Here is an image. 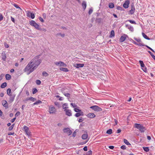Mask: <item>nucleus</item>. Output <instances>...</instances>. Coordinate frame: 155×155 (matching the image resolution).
Returning <instances> with one entry per match:
<instances>
[{
	"mask_svg": "<svg viewBox=\"0 0 155 155\" xmlns=\"http://www.w3.org/2000/svg\"><path fill=\"white\" fill-rule=\"evenodd\" d=\"M55 108L52 106H51L49 108V112L50 114H53L56 111Z\"/></svg>",
	"mask_w": 155,
	"mask_h": 155,
	"instance_id": "obj_9",
	"label": "nucleus"
},
{
	"mask_svg": "<svg viewBox=\"0 0 155 155\" xmlns=\"http://www.w3.org/2000/svg\"><path fill=\"white\" fill-rule=\"evenodd\" d=\"M74 111L77 113L80 112H81V110L78 109L77 108H74Z\"/></svg>",
	"mask_w": 155,
	"mask_h": 155,
	"instance_id": "obj_38",
	"label": "nucleus"
},
{
	"mask_svg": "<svg viewBox=\"0 0 155 155\" xmlns=\"http://www.w3.org/2000/svg\"><path fill=\"white\" fill-rule=\"evenodd\" d=\"M2 104L3 106L4 107H5L6 108H8V104L7 103V102L6 100H3L2 102Z\"/></svg>",
	"mask_w": 155,
	"mask_h": 155,
	"instance_id": "obj_15",
	"label": "nucleus"
},
{
	"mask_svg": "<svg viewBox=\"0 0 155 155\" xmlns=\"http://www.w3.org/2000/svg\"><path fill=\"white\" fill-rule=\"evenodd\" d=\"M88 135L86 131H84V134H83L81 137L82 138L83 140H85L87 138Z\"/></svg>",
	"mask_w": 155,
	"mask_h": 155,
	"instance_id": "obj_14",
	"label": "nucleus"
},
{
	"mask_svg": "<svg viewBox=\"0 0 155 155\" xmlns=\"http://www.w3.org/2000/svg\"><path fill=\"white\" fill-rule=\"evenodd\" d=\"M57 35H60L61 37H62L63 38L65 36V34H61V33H58L57 34Z\"/></svg>",
	"mask_w": 155,
	"mask_h": 155,
	"instance_id": "obj_42",
	"label": "nucleus"
},
{
	"mask_svg": "<svg viewBox=\"0 0 155 155\" xmlns=\"http://www.w3.org/2000/svg\"><path fill=\"white\" fill-rule=\"evenodd\" d=\"M83 150L85 151H87V146L84 147L83 148Z\"/></svg>",
	"mask_w": 155,
	"mask_h": 155,
	"instance_id": "obj_63",
	"label": "nucleus"
},
{
	"mask_svg": "<svg viewBox=\"0 0 155 155\" xmlns=\"http://www.w3.org/2000/svg\"><path fill=\"white\" fill-rule=\"evenodd\" d=\"M6 79L7 80H9L11 79V76L8 74H7L5 75Z\"/></svg>",
	"mask_w": 155,
	"mask_h": 155,
	"instance_id": "obj_26",
	"label": "nucleus"
},
{
	"mask_svg": "<svg viewBox=\"0 0 155 155\" xmlns=\"http://www.w3.org/2000/svg\"><path fill=\"white\" fill-rule=\"evenodd\" d=\"M84 64H76L74 65V66L77 68L83 67L84 66Z\"/></svg>",
	"mask_w": 155,
	"mask_h": 155,
	"instance_id": "obj_18",
	"label": "nucleus"
},
{
	"mask_svg": "<svg viewBox=\"0 0 155 155\" xmlns=\"http://www.w3.org/2000/svg\"><path fill=\"white\" fill-rule=\"evenodd\" d=\"M33 26L35 28L38 30H41V28H40L39 25L36 23Z\"/></svg>",
	"mask_w": 155,
	"mask_h": 155,
	"instance_id": "obj_22",
	"label": "nucleus"
},
{
	"mask_svg": "<svg viewBox=\"0 0 155 155\" xmlns=\"http://www.w3.org/2000/svg\"><path fill=\"white\" fill-rule=\"evenodd\" d=\"M129 3V0H127L123 4V7L125 8H127L128 7Z\"/></svg>",
	"mask_w": 155,
	"mask_h": 155,
	"instance_id": "obj_13",
	"label": "nucleus"
},
{
	"mask_svg": "<svg viewBox=\"0 0 155 155\" xmlns=\"http://www.w3.org/2000/svg\"><path fill=\"white\" fill-rule=\"evenodd\" d=\"M70 104L73 108H74L77 107V106L75 104L71 103Z\"/></svg>",
	"mask_w": 155,
	"mask_h": 155,
	"instance_id": "obj_41",
	"label": "nucleus"
},
{
	"mask_svg": "<svg viewBox=\"0 0 155 155\" xmlns=\"http://www.w3.org/2000/svg\"><path fill=\"white\" fill-rule=\"evenodd\" d=\"M134 127L135 128L139 130L141 133L144 132L146 130L145 127H143L142 124H135Z\"/></svg>",
	"mask_w": 155,
	"mask_h": 155,
	"instance_id": "obj_2",
	"label": "nucleus"
},
{
	"mask_svg": "<svg viewBox=\"0 0 155 155\" xmlns=\"http://www.w3.org/2000/svg\"><path fill=\"white\" fill-rule=\"evenodd\" d=\"M128 28L131 31H134V28L132 26H130Z\"/></svg>",
	"mask_w": 155,
	"mask_h": 155,
	"instance_id": "obj_49",
	"label": "nucleus"
},
{
	"mask_svg": "<svg viewBox=\"0 0 155 155\" xmlns=\"http://www.w3.org/2000/svg\"><path fill=\"white\" fill-rule=\"evenodd\" d=\"M63 130L64 133H67L68 136L71 135L72 133L71 130L68 127L64 128Z\"/></svg>",
	"mask_w": 155,
	"mask_h": 155,
	"instance_id": "obj_7",
	"label": "nucleus"
},
{
	"mask_svg": "<svg viewBox=\"0 0 155 155\" xmlns=\"http://www.w3.org/2000/svg\"><path fill=\"white\" fill-rule=\"evenodd\" d=\"M68 104L66 103H65L64 104L62 105V107L63 109H66V108H68Z\"/></svg>",
	"mask_w": 155,
	"mask_h": 155,
	"instance_id": "obj_36",
	"label": "nucleus"
},
{
	"mask_svg": "<svg viewBox=\"0 0 155 155\" xmlns=\"http://www.w3.org/2000/svg\"><path fill=\"white\" fill-rule=\"evenodd\" d=\"M134 39L137 42H138L139 43H137V42H136V41H134V40H133V39H131V41H132V42L134 43V44H135V45H137L136 44H135V43H136L137 44H141V43H143L142 42V41H141V39H140V38H135V37H134Z\"/></svg>",
	"mask_w": 155,
	"mask_h": 155,
	"instance_id": "obj_5",
	"label": "nucleus"
},
{
	"mask_svg": "<svg viewBox=\"0 0 155 155\" xmlns=\"http://www.w3.org/2000/svg\"><path fill=\"white\" fill-rule=\"evenodd\" d=\"M2 59L4 61H5L6 58V56L5 52H3L2 53Z\"/></svg>",
	"mask_w": 155,
	"mask_h": 155,
	"instance_id": "obj_20",
	"label": "nucleus"
},
{
	"mask_svg": "<svg viewBox=\"0 0 155 155\" xmlns=\"http://www.w3.org/2000/svg\"><path fill=\"white\" fill-rule=\"evenodd\" d=\"M3 18V15L1 14H0V21H1Z\"/></svg>",
	"mask_w": 155,
	"mask_h": 155,
	"instance_id": "obj_53",
	"label": "nucleus"
},
{
	"mask_svg": "<svg viewBox=\"0 0 155 155\" xmlns=\"http://www.w3.org/2000/svg\"><path fill=\"white\" fill-rule=\"evenodd\" d=\"M109 7L110 8H112L114 7V5L113 3H110L109 4Z\"/></svg>",
	"mask_w": 155,
	"mask_h": 155,
	"instance_id": "obj_32",
	"label": "nucleus"
},
{
	"mask_svg": "<svg viewBox=\"0 0 155 155\" xmlns=\"http://www.w3.org/2000/svg\"><path fill=\"white\" fill-rule=\"evenodd\" d=\"M64 111L65 112L66 115H67L69 116H71L72 115V113L71 110L65 109H64Z\"/></svg>",
	"mask_w": 155,
	"mask_h": 155,
	"instance_id": "obj_12",
	"label": "nucleus"
},
{
	"mask_svg": "<svg viewBox=\"0 0 155 155\" xmlns=\"http://www.w3.org/2000/svg\"><path fill=\"white\" fill-rule=\"evenodd\" d=\"M148 52L149 53L152 57L154 55L150 51H148Z\"/></svg>",
	"mask_w": 155,
	"mask_h": 155,
	"instance_id": "obj_64",
	"label": "nucleus"
},
{
	"mask_svg": "<svg viewBox=\"0 0 155 155\" xmlns=\"http://www.w3.org/2000/svg\"><path fill=\"white\" fill-rule=\"evenodd\" d=\"M36 22L33 20H31L30 21L29 24L32 26H33L35 24Z\"/></svg>",
	"mask_w": 155,
	"mask_h": 155,
	"instance_id": "obj_33",
	"label": "nucleus"
},
{
	"mask_svg": "<svg viewBox=\"0 0 155 155\" xmlns=\"http://www.w3.org/2000/svg\"><path fill=\"white\" fill-rule=\"evenodd\" d=\"M117 10H121V9H122V7H121L120 6H117Z\"/></svg>",
	"mask_w": 155,
	"mask_h": 155,
	"instance_id": "obj_58",
	"label": "nucleus"
},
{
	"mask_svg": "<svg viewBox=\"0 0 155 155\" xmlns=\"http://www.w3.org/2000/svg\"><path fill=\"white\" fill-rule=\"evenodd\" d=\"M27 16L28 17H30L32 19H34L35 17V14L31 12L30 11H26Z\"/></svg>",
	"mask_w": 155,
	"mask_h": 155,
	"instance_id": "obj_4",
	"label": "nucleus"
},
{
	"mask_svg": "<svg viewBox=\"0 0 155 155\" xmlns=\"http://www.w3.org/2000/svg\"><path fill=\"white\" fill-rule=\"evenodd\" d=\"M42 103V102L40 100H38V101L35 102L34 104H33L32 105L33 106L35 105H38L39 104H41Z\"/></svg>",
	"mask_w": 155,
	"mask_h": 155,
	"instance_id": "obj_24",
	"label": "nucleus"
},
{
	"mask_svg": "<svg viewBox=\"0 0 155 155\" xmlns=\"http://www.w3.org/2000/svg\"><path fill=\"white\" fill-rule=\"evenodd\" d=\"M142 68V70L144 72H147V68H146L145 66L144 68Z\"/></svg>",
	"mask_w": 155,
	"mask_h": 155,
	"instance_id": "obj_54",
	"label": "nucleus"
},
{
	"mask_svg": "<svg viewBox=\"0 0 155 155\" xmlns=\"http://www.w3.org/2000/svg\"><path fill=\"white\" fill-rule=\"evenodd\" d=\"M11 90L10 88H8L7 91V93L9 96H11L12 95L11 94Z\"/></svg>",
	"mask_w": 155,
	"mask_h": 155,
	"instance_id": "obj_30",
	"label": "nucleus"
},
{
	"mask_svg": "<svg viewBox=\"0 0 155 155\" xmlns=\"http://www.w3.org/2000/svg\"><path fill=\"white\" fill-rule=\"evenodd\" d=\"M124 142L127 145H130L131 144L129 141L126 139H124Z\"/></svg>",
	"mask_w": 155,
	"mask_h": 155,
	"instance_id": "obj_31",
	"label": "nucleus"
},
{
	"mask_svg": "<svg viewBox=\"0 0 155 155\" xmlns=\"http://www.w3.org/2000/svg\"><path fill=\"white\" fill-rule=\"evenodd\" d=\"M115 34L114 31V30H112L110 32V38L113 37L114 36Z\"/></svg>",
	"mask_w": 155,
	"mask_h": 155,
	"instance_id": "obj_29",
	"label": "nucleus"
},
{
	"mask_svg": "<svg viewBox=\"0 0 155 155\" xmlns=\"http://www.w3.org/2000/svg\"><path fill=\"white\" fill-rule=\"evenodd\" d=\"M143 148L144 150L146 152H147L149 151V149L148 147H143Z\"/></svg>",
	"mask_w": 155,
	"mask_h": 155,
	"instance_id": "obj_35",
	"label": "nucleus"
},
{
	"mask_svg": "<svg viewBox=\"0 0 155 155\" xmlns=\"http://www.w3.org/2000/svg\"><path fill=\"white\" fill-rule=\"evenodd\" d=\"M86 6L87 4L86 2L85 1H83L82 4V6L84 10L85 9Z\"/></svg>",
	"mask_w": 155,
	"mask_h": 155,
	"instance_id": "obj_21",
	"label": "nucleus"
},
{
	"mask_svg": "<svg viewBox=\"0 0 155 155\" xmlns=\"http://www.w3.org/2000/svg\"><path fill=\"white\" fill-rule=\"evenodd\" d=\"M74 116L76 117H78L80 116V114L79 112H78V113H76L75 114Z\"/></svg>",
	"mask_w": 155,
	"mask_h": 155,
	"instance_id": "obj_55",
	"label": "nucleus"
},
{
	"mask_svg": "<svg viewBox=\"0 0 155 155\" xmlns=\"http://www.w3.org/2000/svg\"><path fill=\"white\" fill-rule=\"evenodd\" d=\"M63 94L66 97H70V94L68 93H63Z\"/></svg>",
	"mask_w": 155,
	"mask_h": 155,
	"instance_id": "obj_39",
	"label": "nucleus"
},
{
	"mask_svg": "<svg viewBox=\"0 0 155 155\" xmlns=\"http://www.w3.org/2000/svg\"><path fill=\"white\" fill-rule=\"evenodd\" d=\"M92 153V151L91 150H90L87 152L86 155H91Z\"/></svg>",
	"mask_w": 155,
	"mask_h": 155,
	"instance_id": "obj_40",
	"label": "nucleus"
},
{
	"mask_svg": "<svg viewBox=\"0 0 155 155\" xmlns=\"http://www.w3.org/2000/svg\"><path fill=\"white\" fill-rule=\"evenodd\" d=\"M13 5L16 8L19 9L21 10H22V9L19 7L18 6L17 4H13Z\"/></svg>",
	"mask_w": 155,
	"mask_h": 155,
	"instance_id": "obj_37",
	"label": "nucleus"
},
{
	"mask_svg": "<svg viewBox=\"0 0 155 155\" xmlns=\"http://www.w3.org/2000/svg\"><path fill=\"white\" fill-rule=\"evenodd\" d=\"M112 133V130L111 129H109L107 130V131L106 132V133L109 134H111Z\"/></svg>",
	"mask_w": 155,
	"mask_h": 155,
	"instance_id": "obj_34",
	"label": "nucleus"
},
{
	"mask_svg": "<svg viewBox=\"0 0 155 155\" xmlns=\"http://www.w3.org/2000/svg\"><path fill=\"white\" fill-rule=\"evenodd\" d=\"M20 113L19 111H17L15 114V117H17L19 116L20 115Z\"/></svg>",
	"mask_w": 155,
	"mask_h": 155,
	"instance_id": "obj_51",
	"label": "nucleus"
},
{
	"mask_svg": "<svg viewBox=\"0 0 155 155\" xmlns=\"http://www.w3.org/2000/svg\"><path fill=\"white\" fill-rule=\"evenodd\" d=\"M120 148L124 150H125L126 149V146L125 145H122L120 147Z\"/></svg>",
	"mask_w": 155,
	"mask_h": 155,
	"instance_id": "obj_52",
	"label": "nucleus"
},
{
	"mask_svg": "<svg viewBox=\"0 0 155 155\" xmlns=\"http://www.w3.org/2000/svg\"><path fill=\"white\" fill-rule=\"evenodd\" d=\"M139 63L141 67V68H144L145 67V65L143 63V61L141 60H140L139 61Z\"/></svg>",
	"mask_w": 155,
	"mask_h": 155,
	"instance_id": "obj_28",
	"label": "nucleus"
},
{
	"mask_svg": "<svg viewBox=\"0 0 155 155\" xmlns=\"http://www.w3.org/2000/svg\"><path fill=\"white\" fill-rule=\"evenodd\" d=\"M83 120V118H82V117H80L79 120H78V122H82Z\"/></svg>",
	"mask_w": 155,
	"mask_h": 155,
	"instance_id": "obj_56",
	"label": "nucleus"
},
{
	"mask_svg": "<svg viewBox=\"0 0 155 155\" xmlns=\"http://www.w3.org/2000/svg\"><path fill=\"white\" fill-rule=\"evenodd\" d=\"M9 96H10V97L9 98V102L10 103H12L13 101L14 100L15 95H13Z\"/></svg>",
	"mask_w": 155,
	"mask_h": 155,
	"instance_id": "obj_17",
	"label": "nucleus"
},
{
	"mask_svg": "<svg viewBox=\"0 0 155 155\" xmlns=\"http://www.w3.org/2000/svg\"><path fill=\"white\" fill-rule=\"evenodd\" d=\"M76 134V131H74L73 134L72 136L73 137H75Z\"/></svg>",
	"mask_w": 155,
	"mask_h": 155,
	"instance_id": "obj_61",
	"label": "nucleus"
},
{
	"mask_svg": "<svg viewBox=\"0 0 155 155\" xmlns=\"http://www.w3.org/2000/svg\"><path fill=\"white\" fill-rule=\"evenodd\" d=\"M90 108L96 111H101L102 110V109L101 107L96 105L91 106Z\"/></svg>",
	"mask_w": 155,
	"mask_h": 155,
	"instance_id": "obj_3",
	"label": "nucleus"
},
{
	"mask_svg": "<svg viewBox=\"0 0 155 155\" xmlns=\"http://www.w3.org/2000/svg\"><path fill=\"white\" fill-rule=\"evenodd\" d=\"M16 118V117H15L14 118H13V119H12L11 120V122L12 123H13L15 121V120Z\"/></svg>",
	"mask_w": 155,
	"mask_h": 155,
	"instance_id": "obj_60",
	"label": "nucleus"
},
{
	"mask_svg": "<svg viewBox=\"0 0 155 155\" xmlns=\"http://www.w3.org/2000/svg\"><path fill=\"white\" fill-rule=\"evenodd\" d=\"M128 37V36L124 34L120 38L119 41L120 42H124L126 39V38Z\"/></svg>",
	"mask_w": 155,
	"mask_h": 155,
	"instance_id": "obj_11",
	"label": "nucleus"
},
{
	"mask_svg": "<svg viewBox=\"0 0 155 155\" xmlns=\"http://www.w3.org/2000/svg\"><path fill=\"white\" fill-rule=\"evenodd\" d=\"M39 58L40 55L36 56L26 66L24 70L25 72H28V74L33 72L41 63V60Z\"/></svg>",
	"mask_w": 155,
	"mask_h": 155,
	"instance_id": "obj_1",
	"label": "nucleus"
},
{
	"mask_svg": "<svg viewBox=\"0 0 155 155\" xmlns=\"http://www.w3.org/2000/svg\"><path fill=\"white\" fill-rule=\"evenodd\" d=\"M93 10L92 9V8H90L89 9V12H88V14L89 15L91 14L92 13V12H93Z\"/></svg>",
	"mask_w": 155,
	"mask_h": 155,
	"instance_id": "obj_50",
	"label": "nucleus"
},
{
	"mask_svg": "<svg viewBox=\"0 0 155 155\" xmlns=\"http://www.w3.org/2000/svg\"><path fill=\"white\" fill-rule=\"evenodd\" d=\"M135 44H136L137 45H138L140 46H146V47L147 48L150 49L151 51L152 52H153L155 53V51H154L153 49L152 48L148 46L144 45L143 43H140V44H137L136 43H135Z\"/></svg>",
	"mask_w": 155,
	"mask_h": 155,
	"instance_id": "obj_8",
	"label": "nucleus"
},
{
	"mask_svg": "<svg viewBox=\"0 0 155 155\" xmlns=\"http://www.w3.org/2000/svg\"><path fill=\"white\" fill-rule=\"evenodd\" d=\"M42 75H43V76H48V74L45 71H43L42 72Z\"/></svg>",
	"mask_w": 155,
	"mask_h": 155,
	"instance_id": "obj_45",
	"label": "nucleus"
},
{
	"mask_svg": "<svg viewBox=\"0 0 155 155\" xmlns=\"http://www.w3.org/2000/svg\"><path fill=\"white\" fill-rule=\"evenodd\" d=\"M7 85V84L6 82H4L1 85V87L2 88H5Z\"/></svg>",
	"mask_w": 155,
	"mask_h": 155,
	"instance_id": "obj_27",
	"label": "nucleus"
},
{
	"mask_svg": "<svg viewBox=\"0 0 155 155\" xmlns=\"http://www.w3.org/2000/svg\"><path fill=\"white\" fill-rule=\"evenodd\" d=\"M39 19L42 22H43L44 21L43 19L41 17H39Z\"/></svg>",
	"mask_w": 155,
	"mask_h": 155,
	"instance_id": "obj_59",
	"label": "nucleus"
},
{
	"mask_svg": "<svg viewBox=\"0 0 155 155\" xmlns=\"http://www.w3.org/2000/svg\"><path fill=\"white\" fill-rule=\"evenodd\" d=\"M54 64L57 66L60 67H66L67 65L65 64L63 62L60 61L59 62H54Z\"/></svg>",
	"mask_w": 155,
	"mask_h": 155,
	"instance_id": "obj_6",
	"label": "nucleus"
},
{
	"mask_svg": "<svg viewBox=\"0 0 155 155\" xmlns=\"http://www.w3.org/2000/svg\"><path fill=\"white\" fill-rule=\"evenodd\" d=\"M14 124H13L9 128L8 130H9L10 131L12 130L13 129V128L14 126Z\"/></svg>",
	"mask_w": 155,
	"mask_h": 155,
	"instance_id": "obj_43",
	"label": "nucleus"
},
{
	"mask_svg": "<svg viewBox=\"0 0 155 155\" xmlns=\"http://www.w3.org/2000/svg\"><path fill=\"white\" fill-rule=\"evenodd\" d=\"M23 130L26 132L27 135L28 136H30V133L29 131V128L28 127L26 126H24L23 127Z\"/></svg>",
	"mask_w": 155,
	"mask_h": 155,
	"instance_id": "obj_10",
	"label": "nucleus"
},
{
	"mask_svg": "<svg viewBox=\"0 0 155 155\" xmlns=\"http://www.w3.org/2000/svg\"><path fill=\"white\" fill-rule=\"evenodd\" d=\"M36 83L37 84L39 85L41 83V81L40 80H36Z\"/></svg>",
	"mask_w": 155,
	"mask_h": 155,
	"instance_id": "obj_47",
	"label": "nucleus"
},
{
	"mask_svg": "<svg viewBox=\"0 0 155 155\" xmlns=\"http://www.w3.org/2000/svg\"><path fill=\"white\" fill-rule=\"evenodd\" d=\"M128 21H129L131 23L135 24H136V22L134 20H129Z\"/></svg>",
	"mask_w": 155,
	"mask_h": 155,
	"instance_id": "obj_48",
	"label": "nucleus"
},
{
	"mask_svg": "<svg viewBox=\"0 0 155 155\" xmlns=\"http://www.w3.org/2000/svg\"><path fill=\"white\" fill-rule=\"evenodd\" d=\"M87 116L90 118H93L95 117V115L94 113H90L88 114Z\"/></svg>",
	"mask_w": 155,
	"mask_h": 155,
	"instance_id": "obj_19",
	"label": "nucleus"
},
{
	"mask_svg": "<svg viewBox=\"0 0 155 155\" xmlns=\"http://www.w3.org/2000/svg\"><path fill=\"white\" fill-rule=\"evenodd\" d=\"M29 98L30 99V100L33 102H34L36 100V98H34L33 97H29Z\"/></svg>",
	"mask_w": 155,
	"mask_h": 155,
	"instance_id": "obj_44",
	"label": "nucleus"
},
{
	"mask_svg": "<svg viewBox=\"0 0 155 155\" xmlns=\"http://www.w3.org/2000/svg\"><path fill=\"white\" fill-rule=\"evenodd\" d=\"M142 35L143 36V37L144 38H145V39H146L147 40H150V38H148L147 37V36L146 35H145V33H144L143 32L142 33Z\"/></svg>",
	"mask_w": 155,
	"mask_h": 155,
	"instance_id": "obj_25",
	"label": "nucleus"
},
{
	"mask_svg": "<svg viewBox=\"0 0 155 155\" xmlns=\"http://www.w3.org/2000/svg\"><path fill=\"white\" fill-rule=\"evenodd\" d=\"M4 46L6 48H8L9 47V45L6 43H4Z\"/></svg>",
	"mask_w": 155,
	"mask_h": 155,
	"instance_id": "obj_57",
	"label": "nucleus"
},
{
	"mask_svg": "<svg viewBox=\"0 0 155 155\" xmlns=\"http://www.w3.org/2000/svg\"><path fill=\"white\" fill-rule=\"evenodd\" d=\"M135 10V7L134 5H132L131 9L130 10L129 12L131 14H134Z\"/></svg>",
	"mask_w": 155,
	"mask_h": 155,
	"instance_id": "obj_16",
	"label": "nucleus"
},
{
	"mask_svg": "<svg viewBox=\"0 0 155 155\" xmlns=\"http://www.w3.org/2000/svg\"><path fill=\"white\" fill-rule=\"evenodd\" d=\"M11 21L12 22H13L14 23H15V20L14 18H13L11 16Z\"/></svg>",
	"mask_w": 155,
	"mask_h": 155,
	"instance_id": "obj_62",
	"label": "nucleus"
},
{
	"mask_svg": "<svg viewBox=\"0 0 155 155\" xmlns=\"http://www.w3.org/2000/svg\"><path fill=\"white\" fill-rule=\"evenodd\" d=\"M33 94H35L38 91L37 90L36 88H33Z\"/></svg>",
	"mask_w": 155,
	"mask_h": 155,
	"instance_id": "obj_46",
	"label": "nucleus"
},
{
	"mask_svg": "<svg viewBox=\"0 0 155 155\" xmlns=\"http://www.w3.org/2000/svg\"><path fill=\"white\" fill-rule=\"evenodd\" d=\"M60 70L62 71H64V72H68L69 70L67 68H64L63 67H61L60 68Z\"/></svg>",
	"mask_w": 155,
	"mask_h": 155,
	"instance_id": "obj_23",
	"label": "nucleus"
}]
</instances>
